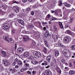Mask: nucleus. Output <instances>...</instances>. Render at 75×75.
<instances>
[{
    "mask_svg": "<svg viewBox=\"0 0 75 75\" xmlns=\"http://www.w3.org/2000/svg\"><path fill=\"white\" fill-rule=\"evenodd\" d=\"M68 1L70 3H72L73 1L72 0H68Z\"/></svg>",
    "mask_w": 75,
    "mask_h": 75,
    "instance_id": "obj_57",
    "label": "nucleus"
},
{
    "mask_svg": "<svg viewBox=\"0 0 75 75\" xmlns=\"http://www.w3.org/2000/svg\"><path fill=\"white\" fill-rule=\"evenodd\" d=\"M64 6H66L67 7H71V5L70 4H67V3H64Z\"/></svg>",
    "mask_w": 75,
    "mask_h": 75,
    "instance_id": "obj_27",
    "label": "nucleus"
},
{
    "mask_svg": "<svg viewBox=\"0 0 75 75\" xmlns=\"http://www.w3.org/2000/svg\"><path fill=\"white\" fill-rule=\"evenodd\" d=\"M0 61L1 60H0V72H1L2 71L4 70V68L3 67L2 65L1 64V62H0Z\"/></svg>",
    "mask_w": 75,
    "mask_h": 75,
    "instance_id": "obj_21",
    "label": "nucleus"
},
{
    "mask_svg": "<svg viewBox=\"0 0 75 75\" xmlns=\"http://www.w3.org/2000/svg\"><path fill=\"white\" fill-rule=\"evenodd\" d=\"M3 38L4 40H6V41L7 42H10V41L8 39H9V38H8V36L7 35L6 36H4L3 37Z\"/></svg>",
    "mask_w": 75,
    "mask_h": 75,
    "instance_id": "obj_17",
    "label": "nucleus"
},
{
    "mask_svg": "<svg viewBox=\"0 0 75 75\" xmlns=\"http://www.w3.org/2000/svg\"><path fill=\"white\" fill-rule=\"evenodd\" d=\"M27 74H30V75H32L31 74V72L28 71L27 72Z\"/></svg>",
    "mask_w": 75,
    "mask_h": 75,
    "instance_id": "obj_52",
    "label": "nucleus"
},
{
    "mask_svg": "<svg viewBox=\"0 0 75 75\" xmlns=\"http://www.w3.org/2000/svg\"><path fill=\"white\" fill-rule=\"evenodd\" d=\"M68 20L69 23H72V21H73V18L71 17L70 18L68 19Z\"/></svg>",
    "mask_w": 75,
    "mask_h": 75,
    "instance_id": "obj_33",
    "label": "nucleus"
},
{
    "mask_svg": "<svg viewBox=\"0 0 75 75\" xmlns=\"http://www.w3.org/2000/svg\"><path fill=\"white\" fill-rule=\"evenodd\" d=\"M13 13H11L8 15V16L10 18H11L13 17Z\"/></svg>",
    "mask_w": 75,
    "mask_h": 75,
    "instance_id": "obj_38",
    "label": "nucleus"
},
{
    "mask_svg": "<svg viewBox=\"0 0 75 75\" xmlns=\"http://www.w3.org/2000/svg\"><path fill=\"white\" fill-rule=\"evenodd\" d=\"M16 63L15 62H14L12 64V65L13 66H15L16 65Z\"/></svg>",
    "mask_w": 75,
    "mask_h": 75,
    "instance_id": "obj_61",
    "label": "nucleus"
},
{
    "mask_svg": "<svg viewBox=\"0 0 75 75\" xmlns=\"http://www.w3.org/2000/svg\"><path fill=\"white\" fill-rule=\"evenodd\" d=\"M55 56H56V57H57V56H58L59 55V52L58 51H56L55 52Z\"/></svg>",
    "mask_w": 75,
    "mask_h": 75,
    "instance_id": "obj_31",
    "label": "nucleus"
},
{
    "mask_svg": "<svg viewBox=\"0 0 75 75\" xmlns=\"http://www.w3.org/2000/svg\"><path fill=\"white\" fill-rule=\"evenodd\" d=\"M62 0H60L59 3H58V5L59 6H62Z\"/></svg>",
    "mask_w": 75,
    "mask_h": 75,
    "instance_id": "obj_36",
    "label": "nucleus"
},
{
    "mask_svg": "<svg viewBox=\"0 0 75 75\" xmlns=\"http://www.w3.org/2000/svg\"><path fill=\"white\" fill-rule=\"evenodd\" d=\"M52 62L54 63V64H57V60L53 58L52 59Z\"/></svg>",
    "mask_w": 75,
    "mask_h": 75,
    "instance_id": "obj_30",
    "label": "nucleus"
},
{
    "mask_svg": "<svg viewBox=\"0 0 75 75\" xmlns=\"http://www.w3.org/2000/svg\"><path fill=\"white\" fill-rule=\"evenodd\" d=\"M57 20V18L55 17H52L50 19V21H54V20Z\"/></svg>",
    "mask_w": 75,
    "mask_h": 75,
    "instance_id": "obj_37",
    "label": "nucleus"
},
{
    "mask_svg": "<svg viewBox=\"0 0 75 75\" xmlns=\"http://www.w3.org/2000/svg\"><path fill=\"white\" fill-rule=\"evenodd\" d=\"M18 60L17 58H16L15 59V61L16 62H18Z\"/></svg>",
    "mask_w": 75,
    "mask_h": 75,
    "instance_id": "obj_60",
    "label": "nucleus"
},
{
    "mask_svg": "<svg viewBox=\"0 0 75 75\" xmlns=\"http://www.w3.org/2000/svg\"><path fill=\"white\" fill-rule=\"evenodd\" d=\"M69 66L70 67H72V63L70 62L69 63Z\"/></svg>",
    "mask_w": 75,
    "mask_h": 75,
    "instance_id": "obj_58",
    "label": "nucleus"
},
{
    "mask_svg": "<svg viewBox=\"0 0 75 75\" xmlns=\"http://www.w3.org/2000/svg\"><path fill=\"white\" fill-rule=\"evenodd\" d=\"M24 51V49L22 47H20L18 49V52L19 53H22Z\"/></svg>",
    "mask_w": 75,
    "mask_h": 75,
    "instance_id": "obj_11",
    "label": "nucleus"
},
{
    "mask_svg": "<svg viewBox=\"0 0 75 75\" xmlns=\"http://www.w3.org/2000/svg\"><path fill=\"white\" fill-rule=\"evenodd\" d=\"M10 40L11 41V42L12 43H13V42H14V40L13 38H10Z\"/></svg>",
    "mask_w": 75,
    "mask_h": 75,
    "instance_id": "obj_41",
    "label": "nucleus"
},
{
    "mask_svg": "<svg viewBox=\"0 0 75 75\" xmlns=\"http://www.w3.org/2000/svg\"><path fill=\"white\" fill-rule=\"evenodd\" d=\"M53 31H57V27L55 25H54L53 26Z\"/></svg>",
    "mask_w": 75,
    "mask_h": 75,
    "instance_id": "obj_34",
    "label": "nucleus"
},
{
    "mask_svg": "<svg viewBox=\"0 0 75 75\" xmlns=\"http://www.w3.org/2000/svg\"><path fill=\"white\" fill-rule=\"evenodd\" d=\"M34 25H29L27 27L28 30H32L34 28Z\"/></svg>",
    "mask_w": 75,
    "mask_h": 75,
    "instance_id": "obj_19",
    "label": "nucleus"
},
{
    "mask_svg": "<svg viewBox=\"0 0 75 75\" xmlns=\"http://www.w3.org/2000/svg\"><path fill=\"white\" fill-rule=\"evenodd\" d=\"M17 63L18 64V65H23V62L19 59H18Z\"/></svg>",
    "mask_w": 75,
    "mask_h": 75,
    "instance_id": "obj_22",
    "label": "nucleus"
},
{
    "mask_svg": "<svg viewBox=\"0 0 75 75\" xmlns=\"http://www.w3.org/2000/svg\"><path fill=\"white\" fill-rule=\"evenodd\" d=\"M45 72L47 75H51L52 74L51 71L48 70H46Z\"/></svg>",
    "mask_w": 75,
    "mask_h": 75,
    "instance_id": "obj_18",
    "label": "nucleus"
},
{
    "mask_svg": "<svg viewBox=\"0 0 75 75\" xmlns=\"http://www.w3.org/2000/svg\"><path fill=\"white\" fill-rule=\"evenodd\" d=\"M24 57L25 58H27L30 55L29 53V52H25L24 53Z\"/></svg>",
    "mask_w": 75,
    "mask_h": 75,
    "instance_id": "obj_13",
    "label": "nucleus"
},
{
    "mask_svg": "<svg viewBox=\"0 0 75 75\" xmlns=\"http://www.w3.org/2000/svg\"><path fill=\"white\" fill-rule=\"evenodd\" d=\"M9 27H10V26L8 23H5L2 27L3 29L5 30H8Z\"/></svg>",
    "mask_w": 75,
    "mask_h": 75,
    "instance_id": "obj_4",
    "label": "nucleus"
},
{
    "mask_svg": "<svg viewBox=\"0 0 75 75\" xmlns=\"http://www.w3.org/2000/svg\"><path fill=\"white\" fill-rule=\"evenodd\" d=\"M55 46L56 47H59V46H60V47L61 48H64V47H65V46L63 45L59 42L58 43V44L55 43Z\"/></svg>",
    "mask_w": 75,
    "mask_h": 75,
    "instance_id": "obj_7",
    "label": "nucleus"
},
{
    "mask_svg": "<svg viewBox=\"0 0 75 75\" xmlns=\"http://www.w3.org/2000/svg\"><path fill=\"white\" fill-rule=\"evenodd\" d=\"M59 24L61 28H64V27H63V25H62V23L61 22H59Z\"/></svg>",
    "mask_w": 75,
    "mask_h": 75,
    "instance_id": "obj_26",
    "label": "nucleus"
},
{
    "mask_svg": "<svg viewBox=\"0 0 75 75\" xmlns=\"http://www.w3.org/2000/svg\"><path fill=\"white\" fill-rule=\"evenodd\" d=\"M35 55L34 57L35 58H38L39 57V56L37 54H35Z\"/></svg>",
    "mask_w": 75,
    "mask_h": 75,
    "instance_id": "obj_43",
    "label": "nucleus"
},
{
    "mask_svg": "<svg viewBox=\"0 0 75 75\" xmlns=\"http://www.w3.org/2000/svg\"><path fill=\"white\" fill-rule=\"evenodd\" d=\"M39 6H41V4H39L38 2H37L35 5L33 6V8H36Z\"/></svg>",
    "mask_w": 75,
    "mask_h": 75,
    "instance_id": "obj_15",
    "label": "nucleus"
},
{
    "mask_svg": "<svg viewBox=\"0 0 75 75\" xmlns=\"http://www.w3.org/2000/svg\"><path fill=\"white\" fill-rule=\"evenodd\" d=\"M32 73H33V75H34V74H36V71H32Z\"/></svg>",
    "mask_w": 75,
    "mask_h": 75,
    "instance_id": "obj_54",
    "label": "nucleus"
},
{
    "mask_svg": "<svg viewBox=\"0 0 75 75\" xmlns=\"http://www.w3.org/2000/svg\"><path fill=\"white\" fill-rule=\"evenodd\" d=\"M2 54L3 55H4V56H6V53L4 51H3Z\"/></svg>",
    "mask_w": 75,
    "mask_h": 75,
    "instance_id": "obj_46",
    "label": "nucleus"
},
{
    "mask_svg": "<svg viewBox=\"0 0 75 75\" xmlns=\"http://www.w3.org/2000/svg\"><path fill=\"white\" fill-rule=\"evenodd\" d=\"M31 37L34 38H36V39L41 40L42 35L39 33L33 32L32 33H31Z\"/></svg>",
    "mask_w": 75,
    "mask_h": 75,
    "instance_id": "obj_1",
    "label": "nucleus"
},
{
    "mask_svg": "<svg viewBox=\"0 0 75 75\" xmlns=\"http://www.w3.org/2000/svg\"><path fill=\"white\" fill-rule=\"evenodd\" d=\"M18 37L17 35H16L15 37V38H16V39H18Z\"/></svg>",
    "mask_w": 75,
    "mask_h": 75,
    "instance_id": "obj_64",
    "label": "nucleus"
},
{
    "mask_svg": "<svg viewBox=\"0 0 75 75\" xmlns=\"http://www.w3.org/2000/svg\"><path fill=\"white\" fill-rule=\"evenodd\" d=\"M35 44H36V43L34 41L32 42V44H31V45L32 47H33V46H34V45H35Z\"/></svg>",
    "mask_w": 75,
    "mask_h": 75,
    "instance_id": "obj_39",
    "label": "nucleus"
},
{
    "mask_svg": "<svg viewBox=\"0 0 75 75\" xmlns=\"http://www.w3.org/2000/svg\"><path fill=\"white\" fill-rule=\"evenodd\" d=\"M44 64H45V65H48V63H47V62L46 61L44 62Z\"/></svg>",
    "mask_w": 75,
    "mask_h": 75,
    "instance_id": "obj_56",
    "label": "nucleus"
},
{
    "mask_svg": "<svg viewBox=\"0 0 75 75\" xmlns=\"http://www.w3.org/2000/svg\"><path fill=\"white\" fill-rule=\"evenodd\" d=\"M71 39L70 38V37L66 38L64 39L63 41L65 44H67L69 43V42L71 41Z\"/></svg>",
    "mask_w": 75,
    "mask_h": 75,
    "instance_id": "obj_2",
    "label": "nucleus"
},
{
    "mask_svg": "<svg viewBox=\"0 0 75 75\" xmlns=\"http://www.w3.org/2000/svg\"><path fill=\"white\" fill-rule=\"evenodd\" d=\"M10 71H11V72H16V70L15 69H9Z\"/></svg>",
    "mask_w": 75,
    "mask_h": 75,
    "instance_id": "obj_32",
    "label": "nucleus"
},
{
    "mask_svg": "<svg viewBox=\"0 0 75 75\" xmlns=\"http://www.w3.org/2000/svg\"><path fill=\"white\" fill-rule=\"evenodd\" d=\"M46 59L48 62H50V61H51V56H47V57Z\"/></svg>",
    "mask_w": 75,
    "mask_h": 75,
    "instance_id": "obj_25",
    "label": "nucleus"
},
{
    "mask_svg": "<svg viewBox=\"0 0 75 75\" xmlns=\"http://www.w3.org/2000/svg\"><path fill=\"white\" fill-rule=\"evenodd\" d=\"M66 33H67V34H68L71 35L72 37H74V36H75V33L69 30H66Z\"/></svg>",
    "mask_w": 75,
    "mask_h": 75,
    "instance_id": "obj_5",
    "label": "nucleus"
},
{
    "mask_svg": "<svg viewBox=\"0 0 75 75\" xmlns=\"http://www.w3.org/2000/svg\"><path fill=\"white\" fill-rule=\"evenodd\" d=\"M44 52L45 53H46V52H47V49L46 48L44 49Z\"/></svg>",
    "mask_w": 75,
    "mask_h": 75,
    "instance_id": "obj_63",
    "label": "nucleus"
},
{
    "mask_svg": "<svg viewBox=\"0 0 75 75\" xmlns=\"http://www.w3.org/2000/svg\"><path fill=\"white\" fill-rule=\"evenodd\" d=\"M3 63L5 66H8L9 65V62L7 60H3Z\"/></svg>",
    "mask_w": 75,
    "mask_h": 75,
    "instance_id": "obj_9",
    "label": "nucleus"
},
{
    "mask_svg": "<svg viewBox=\"0 0 75 75\" xmlns=\"http://www.w3.org/2000/svg\"><path fill=\"white\" fill-rule=\"evenodd\" d=\"M16 32V29H12L11 30V33L12 34H15Z\"/></svg>",
    "mask_w": 75,
    "mask_h": 75,
    "instance_id": "obj_35",
    "label": "nucleus"
},
{
    "mask_svg": "<svg viewBox=\"0 0 75 75\" xmlns=\"http://www.w3.org/2000/svg\"><path fill=\"white\" fill-rule=\"evenodd\" d=\"M34 55H37L39 56V57H40L41 56V54L39 52L37 51H35L33 52Z\"/></svg>",
    "mask_w": 75,
    "mask_h": 75,
    "instance_id": "obj_12",
    "label": "nucleus"
},
{
    "mask_svg": "<svg viewBox=\"0 0 75 75\" xmlns=\"http://www.w3.org/2000/svg\"><path fill=\"white\" fill-rule=\"evenodd\" d=\"M29 61H28L27 60H24L23 61V63H24V66L25 67H28L30 65V64L28 63Z\"/></svg>",
    "mask_w": 75,
    "mask_h": 75,
    "instance_id": "obj_10",
    "label": "nucleus"
},
{
    "mask_svg": "<svg viewBox=\"0 0 75 75\" xmlns=\"http://www.w3.org/2000/svg\"><path fill=\"white\" fill-rule=\"evenodd\" d=\"M29 58L30 59V60H32L34 59V57L32 56H30L29 57Z\"/></svg>",
    "mask_w": 75,
    "mask_h": 75,
    "instance_id": "obj_40",
    "label": "nucleus"
},
{
    "mask_svg": "<svg viewBox=\"0 0 75 75\" xmlns=\"http://www.w3.org/2000/svg\"><path fill=\"white\" fill-rule=\"evenodd\" d=\"M54 67H55V69H56L57 71L59 73V74L61 73V69L58 67V66L57 65H55L54 66Z\"/></svg>",
    "mask_w": 75,
    "mask_h": 75,
    "instance_id": "obj_8",
    "label": "nucleus"
},
{
    "mask_svg": "<svg viewBox=\"0 0 75 75\" xmlns=\"http://www.w3.org/2000/svg\"><path fill=\"white\" fill-rule=\"evenodd\" d=\"M1 13L2 14H4V12H3L2 11H1V10H0V14Z\"/></svg>",
    "mask_w": 75,
    "mask_h": 75,
    "instance_id": "obj_59",
    "label": "nucleus"
},
{
    "mask_svg": "<svg viewBox=\"0 0 75 75\" xmlns=\"http://www.w3.org/2000/svg\"><path fill=\"white\" fill-rule=\"evenodd\" d=\"M44 36L45 37V38H46L48 37V36L47 35V33H45L44 35Z\"/></svg>",
    "mask_w": 75,
    "mask_h": 75,
    "instance_id": "obj_49",
    "label": "nucleus"
},
{
    "mask_svg": "<svg viewBox=\"0 0 75 75\" xmlns=\"http://www.w3.org/2000/svg\"><path fill=\"white\" fill-rule=\"evenodd\" d=\"M70 48H71V50L73 51L75 50V45L71 46L70 47Z\"/></svg>",
    "mask_w": 75,
    "mask_h": 75,
    "instance_id": "obj_29",
    "label": "nucleus"
},
{
    "mask_svg": "<svg viewBox=\"0 0 75 75\" xmlns=\"http://www.w3.org/2000/svg\"><path fill=\"white\" fill-rule=\"evenodd\" d=\"M38 63V61L35 60H33L32 61V64H33V65H36Z\"/></svg>",
    "mask_w": 75,
    "mask_h": 75,
    "instance_id": "obj_20",
    "label": "nucleus"
},
{
    "mask_svg": "<svg viewBox=\"0 0 75 75\" xmlns=\"http://www.w3.org/2000/svg\"><path fill=\"white\" fill-rule=\"evenodd\" d=\"M23 40L24 41H28V40H29V37L27 35H25L24 36V37L23 38Z\"/></svg>",
    "mask_w": 75,
    "mask_h": 75,
    "instance_id": "obj_14",
    "label": "nucleus"
},
{
    "mask_svg": "<svg viewBox=\"0 0 75 75\" xmlns=\"http://www.w3.org/2000/svg\"><path fill=\"white\" fill-rule=\"evenodd\" d=\"M25 69L24 68H22L21 69L20 71L21 72H24V71Z\"/></svg>",
    "mask_w": 75,
    "mask_h": 75,
    "instance_id": "obj_42",
    "label": "nucleus"
},
{
    "mask_svg": "<svg viewBox=\"0 0 75 75\" xmlns=\"http://www.w3.org/2000/svg\"><path fill=\"white\" fill-rule=\"evenodd\" d=\"M54 14L56 16H57L58 15V13L57 12H54Z\"/></svg>",
    "mask_w": 75,
    "mask_h": 75,
    "instance_id": "obj_50",
    "label": "nucleus"
},
{
    "mask_svg": "<svg viewBox=\"0 0 75 75\" xmlns=\"http://www.w3.org/2000/svg\"><path fill=\"white\" fill-rule=\"evenodd\" d=\"M64 55L66 57H69L70 56V54L69 53V51L67 49L64 50L63 51Z\"/></svg>",
    "mask_w": 75,
    "mask_h": 75,
    "instance_id": "obj_3",
    "label": "nucleus"
},
{
    "mask_svg": "<svg viewBox=\"0 0 75 75\" xmlns=\"http://www.w3.org/2000/svg\"><path fill=\"white\" fill-rule=\"evenodd\" d=\"M23 33H27V34H28V31H26L25 30H23Z\"/></svg>",
    "mask_w": 75,
    "mask_h": 75,
    "instance_id": "obj_44",
    "label": "nucleus"
},
{
    "mask_svg": "<svg viewBox=\"0 0 75 75\" xmlns=\"http://www.w3.org/2000/svg\"><path fill=\"white\" fill-rule=\"evenodd\" d=\"M61 61L62 63H65V60L64 59H62Z\"/></svg>",
    "mask_w": 75,
    "mask_h": 75,
    "instance_id": "obj_48",
    "label": "nucleus"
},
{
    "mask_svg": "<svg viewBox=\"0 0 75 75\" xmlns=\"http://www.w3.org/2000/svg\"><path fill=\"white\" fill-rule=\"evenodd\" d=\"M14 48L15 50H16V48H17V44H15L14 45Z\"/></svg>",
    "mask_w": 75,
    "mask_h": 75,
    "instance_id": "obj_62",
    "label": "nucleus"
},
{
    "mask_svg": "<svg viewBox=\"0 0 75 75\" xmlns=\"http://www.w3.org/2000/svg\"><path fill=\"white\" fill-rule=\"evenodd\" d=\"M18 22L22 25H24V22L21 19H19L18 20Z\"/></svg>",
    "mask_w": 75,
    "mask_h": 75,
    "instance_id": "obj_16",
    "label": "nucleus"
},
{
    "mask_svg": "<svg viewBox=\"0 0 75 75\" xmlns=\"http://www.w3.org/2000/svg\"><path fill=\"white\" fill-rule=\"evenodd\" d=\"M47 17L48 19H50L51 17V15H50V14H48L47 16Z\"/></svg>",
    "mask_w": 75,
    "mask_h": 75,
    "instance_id": "obj_51",
    "label": "nucleus"
},
{
    "mask_svg": "<svg viewBox=\"0 0 75 75\" xmlns=\"http://www.w3.org/2000/svg\"><path fill=\"white\" fill-rule=\"evenodd\" d=\"M44 42L45 44V46L47 47H48V44L47 40H46V39H45L44 40Z\"/></svg>",
    "mask_w": 75,
    "mask_h": 75,
    "instance_id": "obj_24",
    "label": "nucleus"
},
{
    "mask_svg": "<svg viewBox=\"0 0 75 75\" xmlns=\"http://www.w3.org/2000/svg\"><path fill=\"white\" fill-rule=\"evenodd\" d=\"M75 71L71 70L69 71V74L71 75H73V74H75Z\"/></svg>",
    "mask_w": 75,
    "mask_h": 75,
    "instance_id": "obj_28",
    "label": "nucleus"
},
{
    "mask_svg": "<svg viewBox=\"0 0 75 75\" xmlns=\"http://www.w3.org/2000/svg\"><path fill=\"white\" fill-rule=\"evenodd\" d=\"M26 11L28 12L30 10V7L28 8H26Z\"/></svg>",
    "mask_w": 75,
    "mask_h": 75,
    "instance_id": "obj_47",
    "label": "nucleus"
},
{
    "mask_svg": "<svg viewBox=\"0 0 75 75\" xmlns=\"http://www.w3.org/2000/svg\"><path fill=\"white\" fill-rule=\"evenodd\" d=\"M0 7H3V9H6L7 8V6L6 5H1Z\"/></svg>",
    "mask_w": 75,
    "mask_h": 75,
    "instance_id": "obj_23",
    "label": "nucleus"
},
{
    "mask_svg": "<svg viewBox=\"0 0 75 75\" xmlns=\"http://www.w3.org/2000/svg\"><path fill=\"white\" fill-rule=\"evenodd\" d=\"M42 24L43 25H47V22H42Z\"/></svg>",
    "mask_w": 75,
    "mask_h": 75,
    "instance_id": "obj_53",
    "label": "nucleus"
},
{
    "mask_svg": "<svg viewBox=\"0 0 75 75\" xmlns=\"http://www.w3.org/2000/svg\"><path fill=\"white\" fill-rule=\"evenodd\" d=\"M13 9L15 12L18 13L19 11V7L18 6H16L13 7Z\"/></svg>",
    "mask_w": 75,
    "mask_h": 75,
    "instance_id": "obj_6",
    "label": "nucleus"
},
{
    "mask_svg": "<svg viewBox=\"0 0 75 75\" xmlns=\"http://www.w3.org/2000/svg\"><path fill=\"white\" fill-rule=\"evenodd\" d=\"M13 3H16V4H18V3H19V2H18V1H15L13 2Z\"/></svg>",
    "mask_w": 75,
    "mask_h": 75,
    "instance_id": "obj_55",
    "label": "nucleus"
},
{
    "mask_svg": "<svg viewBox=\"0 0 75 75\" xmlns=\"http://www.w3.org/2000/svg\"><path fill=\"white\" fill-rule=\"evenodd\" d=\"M30 14L32 16H34V12L33 11H32L30 12Z\"/></svg>",
    "mask_w": 75,
    "mask_h": 75,
    "instance_id": "obj_45",
    "label": "nucleus"
}]
</instances>
